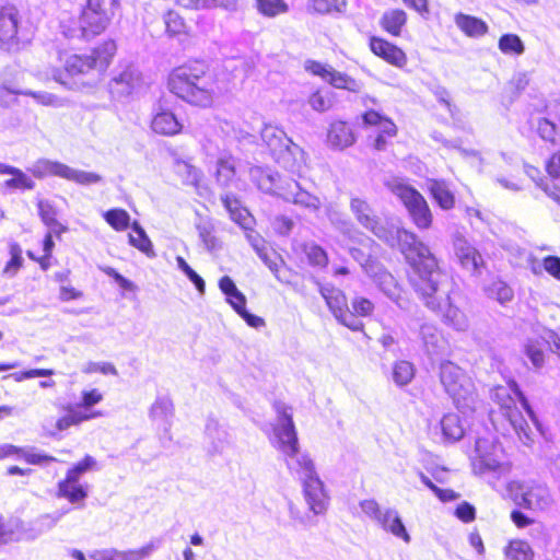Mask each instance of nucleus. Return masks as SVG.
<instances>
[{
    "mask_svg": "<svg viewBox=\"0 0 560 560\" xmlns=\"http://www.w3.org/2000/svg\"><path fill=\"white\" fill-rule=\"evenodd\" d=\"M118 52L114 38H105L83 54H69L58 48V65L52 67L54 80L69 90H81L91 85L93 74L104 75Z\"/></svg>",
    "mask_w": 560,
    "mask_h": 560,
    "instance_id": "f257e3e1",
    "label": "nucleus"
},
{
    "mask_svg": "<svg viewBox=\"0 0 560 560\" xmlns=\"http://www.w3.org/2000/svg\"><path fill=\"white\" fill-rule=\"evenodd\" d=\"M398 247L408 266L407 279L424 303L439 306V278L442 275L439 260L431 249L411 231H397Z\"/></svg>",
    "mask_w": 560,
    "mask_h": 560,
    "instance_id": "f03ea898",
    "label": "nucleus"
},
{
    "mask_svg": "<svg viewBox=\"0 0 560 560\" xmlns=\"http://www.w3.org/2000/svg\"><path fill=\"white\" fill-rule=\"evenodd\" d=\"M209 78L206 61L190 59L170 71L166 85L168 91L183 102L199 108H208L215 100L213 83Z\"/></svg>",
    "mask_w": 560,
    "mask_h": 560,
    "instance_id": "7ed1b4c3",
    "label": "nucleus"
},
{
    "mask_svg": "<svg viewBox=\"0 0 560 560\" xmlns=\"http://www.w3.org/2000/svg\"><path fill=\"white\" fill-rule=\"evenodd\" d=\"M322 295L335 318L352 331H363L362 318L371 317L375 311L374 303L362 295H354L349 306L346 293L337 288L322 290Z\"/></svg>",
    "mask_w": 560,
    "mask_h": 560,
    "instance_id": "20e7f679",
    "label": "nucleus"
},
{
    "mask_svg": "<svg viewBox=\"0 0 560 560\" xmlns=\"http://www.w3.org/2000/svg\"><path fill=\"white\" fill-rule=\"evenodd\" d=\"M491 399L497 407L492 412H498L504 417L515 430H524L527 424L522 409L529 419L536 421L535 412L528 399L514 380L509 381L508 386H495L492 389Z\"/></svg>",
    "mask_w": 560,
    "mask_h": 560,
    "instance_id": "39448f33",
    "label": "nucleus"
},
{
    "mask_svg": "<svg viewBox=\"0 0 560 560\" xmlns=\"http://www.w3.org/2000/svg\"><path fill=\"white\" fill-rule=\"evenodd\" d=\"M386 188L395 195L419 230H429L433 225V213L424 196L401 178H392L385 183Z\"/></svg>",
    "mask_w": 560,
    "mask_h": 560,
    "instance_id": "423d86ee",
    "label": "nucleus"
},
{
    "mask_svg": "<svg viewBox=\"0 0 560 560\" xmlns=\"http://www.w3.org/2000/svg\"><path fill=\"white\" fill-rule=\"evenodd\" d=\"M119 7V0H86L77 20L83 38L98 36L106 31Z\"/></svg>",
    "mask_w": 560,
    "mask_h": 560,
    "instance_id": "0eeeda50",
    "label": "nucleus"
},
{
    "mask_svg": "<svg viewBox=\"0 0 560 560\" xmlns=\"http://www.w3.org/2000/svg\"><path fill=\"white\" fill-rule=\"evenodd\" d=\"M440 381L458 408L470 407L475 402L474 382L458 365L450 361L442 363Z\"/></svg>",
    "mask_w": 560,
    "mask_h": 560,
    "instance_id": "6e6552de",
    "label": "nucleus"
},
{
    "mask_svg": "<svg viewBox=\"0 0 560 560\" xmlns=\"http://www.w3.org/2000/svg\"><path fill=\"white\" fill-rule=\"evenodd\" d=\"M506 490L516 505L529 511L545 510L552 501L549 489L538 482L524 483L514 480L508 485Z\"/></svg>",
    "mask_w": 560,
    "mask_h": 560,
    "instance_id": "1a4fd4ad",
    "label": "nucleus"
},
{
    "mask_svg": "<svg viewBox=\"0 0 560 560\" xmlns=\"http://www.w3.org/2000/svg\"><path fill=\"white\" fill-rule=\"evenodd\" d=\"M362 127L373 132L370 136L371 145L377 151L386 149L387 144L398 133L395 121L381 110L369 108L361 114Z\"/></svg>",
    "mask_w": 560,
    "mask_h": 560,
    "instance_id": "9d476101",
    "label": "nucleus"
},
{
    "mask_svg": "<svg viewBox=\"0 0 560 560\" xmlns=\"http://www.w3.org/2000/svg\"><path fill=\"white\" fill-rule=\"evenodd\" d=\"M22 16L13 4L0 8V49L12 52L19 51L23 44L21 38Z\"/></svg>",
    "mask_w": 560,
    "mask_h": 560,
    "instance_id": "9b49d317",
    "label": "nucleus"
},
{
    "mask_svg": "<svg viewBox=\"0 0 560 560\" xmlns=\"http://www.w3.org/2000/svg\"><path fill=\"white\" fill-rule=\"evenodd\" d=\"M301 465L306 471V478L303 487L305 500L314 513H323L326 510L327 504V495L324 490V485L316 476L313 462L308 457H303Z\"/></svg>",
    "mask_w": 560,
    "mask_h": 560,
    "instance_id": "f8f14e48",
    "label": "nucleus"
},
{
    "mask_svg": "<svg viewBox=\"0 0 560 560\" xmlns=\"http://www.w3.org/2000/svg\"><path fill=\"white\" fill-rule=\"evenodd\" d=\"M219 288L226 296V302L246 322L248 326L259 328L265 325L262 317L250 314L246 310L245 295L236 288L234 281L229 276H223L220 278Z\"/></svg>",
    "mask_w": 560,
    "mask_h": 560,
    "instance_id": "ddd939ff",
    "label": "nucleus"
},
{
    "mask_svg": "<svg viewBox=\"0 0 560 560\" xmlns=\"http://www.w3.org/2000/svg\"><path fill=\"white\" fill-rule=\"evenodd\" d=\"M549 352L560 359V336L556 332H551L548 339H528L524 346V353L536 369L546 364Z\"/></svg>",
    "mask_w": 560,
    "mask_h": 560,
    "instance_id": "4468645a",
    "label": "nucleus"
},
{
    "mask_svg": "<svg viewBox=\"0 0 560 560\" xmlns=\"http://www.w3.org/2000/svg\"><path fill=\"white\" fill-rule=\"evenodd\" d=\"M276 409L283 420V423L275 429L277 439V447L287 456L293 457L299 452L298 434L291 415L287 412V408L281 404Z\"/></svg>",
    "mask_w": 560,
    "mask_h": 560,
    "instance_id": "2eb2a0df",
    "label": "nucleus"
},
{
    "mask_svg": "<svg viewBox=\"0 0 560 560\" xmlns=\"http://www.w3.org/2000/svg\"><path fill=\"white\" fill-rule=\"evenodd\" d=\"M369 48L373 55L396 68H404L408 62L407 54L399 46L384 37L371 36Z\"/></svg>",
    "mask_w": 560,
    "mask_h": 560,
    "instance_id": "dca6fc26",
    "label": "nucleus"
},
{
    "mask_svg": "<svg viewBox=\"0 0 560 560\" xmlns=\"http://www.w3.org/2000/svg\"><path fill=\"white\" fill-rule=\"evenodd\" d=\"M63 415L60 416L55 422V430L63 432L72 427H79L85 421H90L103 416L102 411H82L80 406L72 402H67L61 406Z\"/></svg>",
    "mask_w": 560,
    "mask_h": 560,
    "instance_id": "f3484780",
    "label": "nucleus"
},
{
    "mask_svg": "<svg viewBox=\"0 0 560 560\" xmlns=\"http://www.w3.org/2000/svg\"><path fill=\"white\" fill-rule=\"evenodd\" d=\"M151 130L162 137H175L183 131V122L171 109H161L155 113L150 121Z\"/></svg>",
    "mask_w": 560,
    "mask_h": 560,
    "instance_id": "a211bd4d",
    "label": "nucleus"
},
{
    "mask_svg": "<svg viewBox=\"0 0 560 560\" xmlns=\"http://www.w3.org/2000/svg\"><path fill=\"white\" fill-rule=\"evenodd\" d=\"M56 495L71 504L82 505L88 498V486L81 483L79 478L66 474L65 478L57 483Z\"/></svg>",
    "mask_w": 560,
    "mask_h": 560,
    "instance_id": "6ab92c4d",
    "label": "nucleus"
},
{
    "mask_svg": "<svg viewBox=\"0 0 560 560\" xmlns=\"http://www.w3.org/2000/svg\"><path fill=\"white\" fill-rule=\"evenodd\" d=\"M545 170L550 180H540L538 186L558 205H560V186L556 179L560 178V151L552 153L546 161Z\"/></svg>",
    "mask_w": 560,
    "mask_h": 560,
    "instance_id": "aec40b11",
    "label": "nucleus"
},
{
    "mask_svg": "<svg viewBox=\"0 0 560 560\" xmlns=\"http://www.w3.org/2000/svg\"><path fill=\"white\" fill-rule=\"evenodd\" d=\"M428 191L442 210H452L456 205L455 194L445 179L431 178L428 180Z\"/></svg>",
    "mask_w": 560,
    "mask_h": 560,
    "instance_id": "412c9836",
    "label": "nucleus"
},
{
    "mask_svg": "<svg viewBox=\"0 0 560 560\" xmlns=\"http://www.w3.org/2000/svg\"><path fill=\"white\" fill-rule=\"evenodd\" d=\"M408 22V14L404 9L393 8L386 10L380 18L381 28L393 37H399Z\"/></svg>",
    "mask_w": 560,
    "mask_h": 560,
    "instance_id": "4be33fe9",
    "label": "nucleus"
},
{
    "mask_svg": "<svg viewBox=\"0 0 560 560\" xmlns=\"http://www.w3.org/2000/svg\"><path fill=\"white\" fill-rule=\"evenodd\" d=\"M349 208L355 220L365 229L374 230L378 219L368 199L362 197H351Z\"/></svg>",
    "mask_w": 560,
    "mask_h": 560,
    "instance_id": "5701e85b",
    "label": "nucleus"
},
{
    "mask_svg": "<svg viewBox=\"0 0 560 560\" xmlns=\"http://www.w3.org/2000/svg\"><path fill=\"white\" fill-rule=\"evenodd\" d=\"M37 210L40 221L52 231L56 236H60L68 231V228L58 220L57 208L47 200H39L37 202Z\"/></svg>",
    "mask_w": 560,
    "mask_h": 560,
    "instance_id": "b1692460",
    "label": "nucleus"
},
{
    "mask_svg": "<svg viewBox=\"0 0 560 560\" xmlns=\"http://www.w3.org/2000/svg\"><path fill=\"white\" fill-rule=\"evenodd\" d=\"M221 201L230 214L232 221L242 228H247L250 224L252 217L249 211L242 205L238 197L235 195L226 194L221 197Z\"/></svg>",
    "mask_w": 560,
    "mask_h": 560,
    "instance_id": "393cba45",
    "label": "nucleus"
},
{
    "mask_svg": "<svg viewBox=\"0 0 560 560\" xmlns=\"http://www.w3.org/2000/svg\"><path fill=\"white\" fill-rule=\"evenodd\" d=\"M328 138L335 145L347 148L355 142V135L350 122L336 120L330 124Z\"/></svg>",
    "mask_w": 560,
    "mask_h": 560,
    "instance_id": "a878e982",
    "label": "nucleus"
},
{
    "mask_svg": "<svg viewBox=\"0 0 560 560\" xmlns=\"http://www.w3.org/2000/svg\"><path fill=\"white\" fill-rule=\"evenodd\" d=\"M454 20L457 27L468 37H480L488 33L487 23L477 16L457 13Z\"/></svg>",
    "mask_w": 560,
    "mask_h": 560,
    "instance_id": "bb28decb",
    "label": "nucleus"
},
{
    "mask_svg": "<svg viewBox=\"0 0 560 560\" xmlns=\"http://www.w3.org/2000/svg\"><path fill=\"white\" fill-rule=\"evenodd\" d=\"M503 557L504 560H534L535 552L526 540L513 538L504 546Z\"/></svg>",
    "mask_w": 560,
    "mask_h": 560,
    "instance_id": "cd10ccee",
    "label": "nucleus"
},
{
    "mask_svg": "<svg viewBox=\"0 0 560 560\" xmlns=\"http://www.w3.org/2000/svg\"><path fill=\"white\" fill-rule=\"evenodd\" d=\"M456 256L464 268L472 271L485 266L483 258L476 247L463 242L456 247Z\"/></svg>",
    "mask_w": 560,
    "mask_h": 560,
    "instance_id": "c85d7f7f",
    "label": "nucleus"
},
{
    "mask_svg": "<svg viewBox=\"0 0 560 560\" xmlns=\"http://www.w3.org/2000/svg\"><path fill=\"white\" fill-rule=\"evenodd\" d=\"M347 8V0H307L306 10L311 15H331L341 13Z\"/></svg>",
    "mask_w": 560,
    "mask_h": 560,
    "instance_id": "c756f323",
    "label": "nucleus"
},
{
    "mask_svg": "<svg viewBox=\"0 0 560 560\" xmlns=\"http://www.w3.org/2000/svg\"><path fill=\"white\" fill-rule=\"evenodd\" d=\"M326 82L335 89L346 90L350 93H359L362 89V83L352 78L346 72H341L331 68Z\"/></svg>",
    "mask_w": 560,
    "mask_h": 560,
    "instance_id": "7c9ffc66",
    "label": "nucleus"
},
{
    "mask_svg": "<svg viewBox=\"0 0 560 560\" xmlns=\"http://www.w3.org/2000/svg\"><path fill=\"white\" fill-rule=\"evenodd\" d=\"M166 33L172 37L190 36L191 28L185 19L176 11L170 10L164 15Z\"/></svg>",
    "mask_w": 560,
    "mask_h": 560,
    "instance_id": "2f4dec72",
    "label": "nucleus"
},
{
    "mask_svg": "<svg viewBox=\"0 0 560 560\" xmlns=\"http://www.w3.org/2000/svg\"><path fill=\"white\" fill-rule=\"evenodd\" d=\"M443 436L448 442H455L464 436L465 428L456 413H446L441 419Z\"/></svg>",
    "mask_w": 560,
    "mask_h": 560,
    "instance_id": "473e14b6",
    "label": "nucleus"
},
{
    "mask_svg": "<svg viewBox=\"0 0 560 560\" xmlns=\"http://www.w3.org/2000/svg\"><path fill=\"white\" fill-rule=\"evenodd\" d=\"M382 527L392 533L394 536L401 538L404 541L409 542L410 536L407 533L400 517L394 511H386L377 521Z\"/></svg>",
    "mask_w": 560,
    "mask_h": 560,
    "instance_id": "72a5a7b5",
    "label": "nucleus"
},
{
    "mask_svg": "<svg viewBox=\"0 0 560 560\" xmlns=\"http://www.w3.org/2000/svg\"><path fill=\"white\" fill-rule=\"evenodd\" d=\"M54 235L55 233L52 231H48L44 238H43V256H36L32 250H27L26 255L27 257L38 264L39 268L43 271L48 270L51 267V259H52V252L55 248V242H54Z\"/></svg>",
    "mask_w": 560,
    "mask_h": 560,
    "instance_id": "f704fd0d",
    "label": "nucleus"
},
{
    "mask_svg": "<svg viewBox=\"0 0 560 560\" xmlns=\"http://www.w3.org/2000/svg\"><path fill=\"white\" fill-rule=\"evenodd\" d=\"M257 12L268 19L287 14L290 10L287 0H255Z\"/></svg>",
    "mask_w": 560,
    "mask_h": 560,
    "instance_id": "c9c22d12",
    "label": "nucleus"
},
{
    "mask_svg": "<svg viewBox=\"0 0 560 560\" xmlns=\"http://www.w3.org/2000/svg\"><path fill=\"white\" fill-rule=\"evenodd\" d=\"M129 243L138 248L140 252L144 253L147 256H154V249L152 242L145 234L144 230L139 225L137 221H133L131 224V232L129 233Z\"/></svg>",
    "mask_w": 560,
    "mask_h": 560,
    "instance_id": "e433bc0d",
    "label": "nucleus"
},
{
    "mask_svg": "<svg viewBox=\"0 0 560 560\" xmlns=\"http://www.w3.org/2000/svg\"><path fill=\"white\" fill-rule=\"evenodd\" d=\"M264 141L268 149V152L272 156H278L283 152L288 151V138L283 131L277 129L267 130L264 135Z\"/></svg>",
    "mask_w": 560,
    "mask_h": 560,
    "instance_id": "4c0bfd02",
    "label": "nucleus"
},
{
    "mask_svg": "<svg viewBox=\"0 0 560 560\" xmlns=\"http://www.w3.org/2000/svg\"><path fill=\"white\" fill-rule=\"evenodd\" d=\"M103 218L105 222L115 231L122 232L131 226V218L129 213L121 208H113L107 210Z\"/></svg>",
    "mask_w": 560,
    "mask_h": 560,
    "instance_id": "58836bf2",
    "label": "nucleus"
},
{
    "mask_svg": "<svg viewBox=\"0 0 560 560\" xmlns=\"http://www.w3.org/2000/svg\"><path fill=\"white\" fill-rule=\"evenodd\" d=\"M472 469L476 475L482 476L487 474H497L498 476L508 471V466L495 459L486 456H479L472 463Z\"/></svg>",
    "mask_w": 560,
    "mask_h": 560,
    "instance_id": "ea45409f",
    "label": "nucleus"
},
{
    "mask_svg": "<svg viewBox=\"0 0 560 560\" xmlns=\"http://www.w3.org/2000/svg\"><path fill=\"white\" fill-rule=\"evenodd\" d=\"M176 3L188 10L230 9L235 5V0H176Z\"/></svg>",
    "mask_w": 560,
    "mask_h": 560,
    "instance_id": "a19ab883",
    "label": "nucleus"
},
{
    "mask_svg": "<svg viewBox=\"0 0 560 560\" xmlns=\"http://www.w3.org/2000/svg\"><path fill=\"white\" fill-rule=\"evenodd\" d=\"M236 170L233 159L222 158L217 163L215 180L222 187H228L234 180Z\"/></svg>",
    "mask_w": 560,
    "mask_h": 560,
    "instance_id": "79ce46f5",
    "label": "nucleus"
},
{
    "mask_svg": "<svg viewBox=\"0 0 560 560\" xmlns=\"http://www.w3.org/2000/svg\"><path fill=\"white\" fill-rule=\"evenodd\" d=\"M393 380L398 386L408 385L416 375L415 365L406 360L396 361L393 365Z\"/></svg>",
    "mask_w": 560,
    "mask_h": 560,
    "instance_id": "37998d69",
    "label": "nucleus"
},
{
    "mask_svg": "<svg viewBox=\"0 0 560 560\" xmlns=\"http://www.w3.org/2000/svg\"><path fill=\"white\" fill-rule=\"evenodd\" d=\"M12 177L4 180L3 187L10 190H32L35 187L34 180L20 168H15Z\"/></svg>",
    "mask_w": 560,
    "mask_h": 560,
    "instance_id": "c03bdc74",
    "label": "nucleus"
},
{
    "mask_svg": "<svg viewBox=\"0 0 560 560\" xmlns=\"http://www.w3.org/2000/svg\"><path fill=\"white\" fill-rule=\"evenodd\" d=\"M498 47L505 55H522L525 50L524 44L516 34H503L499 38Z\"/></svg>",
    "mask_w": 560,
    "mask_h": 560,
    "instance_id": "a18cd8bd",
    "label": "nucleus"
},
{
    "mask_svg": "<svg viewBox=\"0 0 560 560\" xmlns=\"http://www.w3.org/2000/svg\"><path fill=\"white\" fill-rule=\"evenodd\" d=\"M304 253L311 266L316 268H326L328 266L329 257L322 246L317 244L305 245Z\"/></svg>",
    "mask_w": 560,
    "mask_h": 560,
    "instance_id": "49530a36",
    "label": "nucleus"
},
{
    "mask_svg": "<svg viewBox=\"0 0 560 560\" xmlns=\"http://www.w3.org/2000/svg\"><path fill=\"white\" fill-rule=\"evenodd\" d=\"M10 259L7 261L3 273L14 276L23 266L22 249L18 243L9 245Z\"/></svg>",
    "mask_w": 560,
    "mask_h": 560,
    "instance_id": "de8ad7c7",
    "label": "nucleus"
},
{
    "mask_svg": "<svg viewBox=\"0 0 560 560\" xmlns=\"http://www.w3.org/2000/svg\"><path fill=\"white\" fill-rule=\"evenodd\" d=\"M421 482L429 488L441 502H451L457 500L460 494L458 492H455L453 489H442L439 488L429 477L425 475L420 476Z\"/></svg>",
    "mask_w": 560,
    "mask_h": 560,
    "instance_id": "09e8293b",
    "label": "nucleus"
},
{
    "mask_svg": "<svg viewBox=\"0 0 560 560\" xmlns=\"http://www.w3.org/2000/svg\"><path fill=\"white\" fill-rule=\"evenodd\" d=\"M103 399L104 395L98 388H90L81 392V400L75 405L80 406L82 411H94L92 407L100 404Z\"/></svg>",
    "mask_w": 560,
    "mask_h": 560,
    "instance_id": "8fccbe9b",
    "label": "nucleus"
},
{
    "mask_svg": "<svg viewBox=\"0 0 560 560\" xmlns=\"http://www.w3.org/2000/svg\"><path fill=\"white\" fill-rule=\"evenodd\" d=\"M307 102L311 108L318 113L328 110L332 105L328 94L322 88H318L312 92Z\"/></svg>",
    "mask_w": 560,
    "mask_h": 560,
    "instance_id": "3c124183",
    "label": "nucleus"
},
{
    "mask_svg": "<svg viewBox=\"0 0 560 560\" xmlns=\"http://www.w3.org/2000/svg\"><path fill=\"white\" fill-rule=\"evenodd\" d=\"M177 265L182 271L188 277V279L195 284L196 289L200 294L206 291V283L203 279L186 262L183 257H177Z\"/></svg>",
    "mask_w": 560,
    "mask_h": 560,
    "instance_id": "603ef678",
    "label": "nucleus"
},
{
    "mask_svg": "<svg viewBox=\"0 0 560 560\" xmlns=\"http://www.w3.org/2000/svg\"><path fill=\"white\" fill-rule=\"evenodd\" d=\"M331 66H328L326 63H323L318 60H314V59H307L305 60L304 62V70L314 75V77H318L320 78L322 80H324L326 82L328 75H329V71L331 70Z\"/></svg>",
    "mask_w": 560,
    "mask_h": 560,
    "instance_id": "864d4df0",
    "label": "nucleus"
},
{
    "mask_svg": "<svg viewBox=\"0 0 560 560\" xmlns=\"http://www.w3.org/2000/svg\"><path fill=\"white\" fill-rule=\"evenodd\" d=\"M93 560H129L128 550H119L116 548H106L95 550L91 553Z\"/></svg>",
    "mask_w": 560,
    "mask_h": 560,
    "instance_id": "5fc2aeb1",
    "label": "nucleus"
},
{
    "mask_svg": "<svg viewBox=\"0 0 560 560\" xmlns=\"http://www.w3.org/2000/svg\"><path fill=\"white\" fill-rule=\"evenodd\" d=\"M112 83L117 93H130L135 85V79L131 72H122L115 77Z\"/></svg>",
    "mask_w": 560,
    "mask_h": 560,
    "instance_id": "6e6d98bb",
    "label": "nucleus"
},
{
    "mask_svg": "<svg viewBox=\"0 0 560 560\" xmlns=\"http://www.w3.org/2000/svg\"><path fill=\"white\" fill-rule=\"evenodd\" d=\"M82 372L85 374H94V373H101L104 375H117L118 374L115 365L109 362H104V363L89 362L85 364Z\"/></svg>",
    "mask_w": 560,
    "mask_h": 560,
    "instance_id": "4d7b16f0",
    "label": "nucleus"
},
{
    "mask_svg": "<svg viewBox=\"0 0 560 560\" xmlns=\"http://www.w3.org/2000/svg\"><path fill=\"white\" fill-rule=\"evenodd\" d=\"M102 270L105 275L110 277L124 291L135 292L137 290V285L120 275L116 269L112 267H105Z\"/></svg>",
    "mask_w": 560,
    "mask_h": 560,
    "instance_id": "13d9d810",
    "label": "nucleus"
},
{
    "mask_svg": "<svg viewBox=\"0 0 560 560\" xmlns=\"http://www.w3.org/2000/svg\"><path fill=\"white\" fill-rule=\"evenodd\" d=\"M18 458H22L28 465H45L57 462V458L47 454L28 453L22 448V453Z\"/></svg>",
    "mask_w": 560,
    "mask_h": 560,
    "instance_id": "bf43d9fd",
    "label": "nucleus"
},
{
    "mask_svg": "<svg viewBox=\"0 0 560 560\" xmlns=\"http://www.w3.org/2000/svg\"><path fill=\"white\" fill-rule=\"evenodd\" d=\"M454 515L463 523H471L476 520V509L469 502L464 501L455 508Z\"/></svg>",
    "mask_w": 560,
    "mask_h": 560,
    "instance_id": "052dcab7",
    "label": "nucleus"
},
{
    "mask_svg": "<svg viewBox=\"0 0 560 560\" xmlns=\"http://www.w3.org/2000/svg\"><path fill=\"white\" fill-rule=\"evenodd\" d=\"M95 466V460L90 455H85L80 462L71 466L66 474L79 478L80 476Z\"/></svg>",
    "mask_w": 560,
    "mask_h": 560,
    "instance_id": "680f3d73",
    "label": "nucleus"
},
{
    "mask_svg": "<svg viewBox=\"0 0 560 560\" xmlns=\"http://www.w3.org/2000/svg\"><path fill=\"white\" fill-rule=\"evenodd\" d=\"M510 518L516 528L523 529L525 527L532 526L536 523L534 517H530L526 513L522 512L520 509H514L510 513Z\"/></svg>",
    "mask_w": 560,
    "mask_h": 560,
    "instance_id": "e2e57ef3",
    "label": "nucleus"
},
{
    "mask_svg": "<svg viewBox=\"0 0 560 560\" xmlns=\"http://www.w3.org/2000/svg\"><path fill=\"white\" fill-rule=\"evenodd\" d=\"M542 267L545 271L560 281V257L555 255H548L542 258Z\"/></svg>",
    "mask_w": 560,
    "mask_h": 560,
    "instance_id": "0e129e2a",
    "label": "nucleus"
},
{
    "mask_svg": "<svg viewBox=\"0 0 560 560\" xmlns=\"http://www.w3.org/2000/svg\"><path fill=\"white\" fill-rule=\"evenodd\" d=\"M158 548V544L154 541H150L149 544L136 548V549H129V560H142L147 557H149L155 549Z\"/></svg>",
    "mask_w": 560,
    "mask_h": 560,
    "instance_id": "69168bd1",
    "label": "nucleus"
},
{
    "mask_svg": "<svg viewBox=\"0 0 560 560\" xmlns=\"http://www.w3.org/2000/svg\"><path fill=\"white\" fill-rule=\"evenodd\" d=\"M537 130L544 140L553 141L556 135V126L547 118H541L538 121Z\"/></svg>",
    "mask_w": 560,
    "mask_h": 560,
    "instance_id": "338daca9",
    "label": "nucleus"
},
{
    "mask_svg": "<svg viewBox=\"0 0 560 560\" xmlns=\"http://www.w3.org/2000/svg\"><path fill=\"white\" fill-rule=\"evenodd\" d=\"M529 84V79L526 74H520L517 77H514L509 82V90L512 95L517 96L520 95Z\"/></svg>",
    "mask_w": 560,
    "mask_h": 560,
    "instance_id": "774afa93",
    "label": "nucleus"
}]
</instances>
